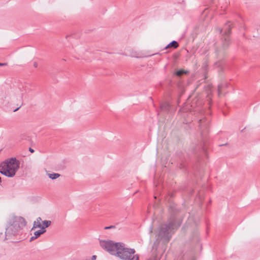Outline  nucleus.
I'll use <instances>...</instances> for the list:
<instances>
[{
    "label": "nucleus",
    "mask_w": 260,
    "mask_h": 260,
    "mask_svg": "<svg viewBox=\"0 0 260 260\" xmlns=\"http://www.w3.org/2000/svg\"><path fill=\"white\" fill-rule=\"evenodd\" d=\"M26 225V221L23 217L13 214L10 215L7 221L4 240L18 235Z\"/></svg>",
    "instance_id": "f257e3e1"
},
{
    "label": "nucleus",
    "mask_w": 260,
    "mask_h": 260,
    "mask_svg": "<svg viewBox=\"0 0 260 260\" xmlns=\"http://www.w3.org/2000/svg\"><path fill=\"white\" fill-rule=\"evenodd\" d=\"M181 224L180 220H177L176 217L172 216L167 222L162 224L158 231V238L168 241L174 232Z\"/></svg>",
    "instance_id": "f03ea898"
},
{
    "label": "nucleus",
    "mask_w": 260,
    "mask_h": 260,
    "mask_svg": "<svg viewBox=\"0 0 260 260\" xmlns=\"http://www.w3.org/2000/svg\"><path fill=\"white\" fill-rule=\"evenodd\" d=\"M20 162L16 157L5 159L0 165V172L4 175L12 178L15 176L20 168Z\"/></svg>",
    "instance_id": "7ed1b4c3"
},
{
    "label": "nucleus",
    "mask_w": 260,
    "mask_h": 260,
    "mask_svg": "<svg viewBox=\"0 0 260 260\" xmlns=\"http://www.w3.org/2000/svg\"><path fill=\"white\" fill-rule=\"evenodd\" d=\"M135 252L134 249L126 248L122 243L119 247L116 255L122 260H139V256L135 254Z\"/></svg>",
    "instance_id": "20e7f679"
},
{
    "label": "nucleus",
    "mask_w": 260,
    "mask_h": 260,
    "mask_svg": "<svg viewBox=\"0 0 260 260\" xmlns=\"http://www.w3.org/2000/svg\"><path fill=\"white\" fill-rule=\"evenodd\" d=\"M121 244V243H114L110 240H101L100 241V246L102 248L109 252L110 254L115 255L119 247Z\"/></svg>",
    "instance_id": "39448f33"
},
{
    "label": "nucleus",
    "mask_w": 260,
    "mask_h": 260,
    "mask_svg": "<svg viewBox=\"0 0 260 260\" xmlns=\"http://www.w3.org/2000/svg\"><path fill=\"white\" fill-rule=\"evenodd\" d=\"M226 25H227V28H226L227 30H226L224 32V34H225V36L224 38V42L223 43V49H222L221 50H218L217 51V54L219 58H222L224 55L225 52H224V50L228 46L229 41H230L228 36L231 33V27H230V25L229 24H227Z\"/></svg>",
    "instance_id": "423d86ee"
},
{
    "label": "nucleus",
    "mask_w": 260,
    "mask_h": 260,
    "mask_svg": "<svg viewBox=\"0 0 260 260\" xmlns=\"http://www.w3.org/2000/svg\"><path fill=\"white\" fill-rule=\"evenodd\" d=\"M46 232V230L44 227H42L40 230L35 231L34 234V236H32L30 238V241H32L33 240L36 239L39 237H40L42 234H44Z\"/></svg>",
    "instance_id": "0eeeda50"
},
{
    "label": "nucleus",
    "mask_w": 260,
    "mask_h": 260,
    "mask_svg": "<svg viewBox=\"0 0 260 260\" xmlns=\"http://www.w3.org/2000/svg\"><path fill=\"white\" fill-rule=\"evenodd\" d=\"M42 218L41 217H38L37 219L34 222L33 226L31 229V230H33L36 228H40L41 229L43 226L41 225Z\"/></svg>",
    "instance_id": "6e6552de"
},
{
    "label": "nucleus",
    "mask_w": 260,
    "mask_h": 260,
    "mask_svg": "<svg viewBox=\"0 0 260 260\" xmlns=\"http://www.w3.org/2000/svg\"><path fill=\"white\" fill-rule=\"evenodd\" d=\"M16 92L17 93V100L19 101L20 103H21L22 99L24 94L23 91L19 89L16 90Z\"/></svg>",
    "instance_id": "1a4fd4ad"
},
{
    "label": "nucleus",
    "mask_w": 260,
    "mask_h": 260,
    "mask_svg": "<svg viewBox=\"0 0 260 260\" xmlns=\"http://www.w3.org/2000/svg\"><path fill=\"white\" fill-rule=\"evenodd\" d=\"M178 46V43L175 41H172V42H171L170 43H169L166 47H165V49H168V48H171V47H173L174 48H177Z\"/></svg>",
    "instance_id": "9d476101"
},
{
    "label": "nucleus",
    "mask_w": 260,
    "mask_h": 260,
    "mask_svg": "<svg viewBox=\"0 0 260 260\" xmlns=\"http://www.w3.org/2000/svg\"><path fill=\"white\" fill-rule=\"evenodd\" d=\"M48 176L50 179L54 180L58 178L60 176V175L58 173H49L48 174Z\"/></svg>",
    "instance_id": "9b49d317"
},
{
    "label": "nucleus",
    "mask_w": 260,
    "mask_h": 260,
    "mask_svg": "<svg viewBox=\"0 0 260 260\" xmlns=\"http://www.w3.org/2000/svg\"><path fill=\"white\" fill-rule=\"evenodd\" d=\"M225 85L224 83H221L218 86V95L220 96L221 95V90L223 86Z\"/></svg>",
    "instance_id": "f8f14e48"
},
{
    "label": "nucleus",
    "mask_w": 260,
    "mask_h": 260,
    "mask_svg": "<svg viewBox=\"0 0 260 260\" xmlns=\"http://www.w3.org/2000/svg\"><path fill=\"white\" fill-rule=\"evenodd\" d=\"M44 228L45 229L46 228H48L50 224H51V221L50 220H44L42 221Z\"/></svg>",
    "instance_id": "ddd939ff"
},
{
    "label": "nucleus",
    "mask_w": 260,
    "mask_h": 260,
    "mask_svg": "<svg viewBox=\"0 0 260 260\" xmlns=\"http://www.w3.org/2000/svg\"><path fill=\"white\" fill-rule=\"evenodd\" d=\"M169 107V104L168 103H165L161 106V108L163 110H168Z\"/></svg>",
    "instance_id": "4468645a"
},
{
    "label": "nucleus",
    "mask_w": 260,
    "mask_h": 260,
    "mask_svg": "<svg viewBox=\"0 0 260 260\" xmlns=\"http://www.w3.org/2000/svg\"><path fill=\"white\" fill-rule=\"evenodd\" d=\"M186 73H187V71L181 70L177 71L176 74L177 76H180L183 74H186Z\"/></svg>",
    "instance_id": "2eb2a0df"
},
{
    "label": "nucleus",
    "mask_w": 260,
    "mask_h": 260,
    "mask_svg": "<svg viewBox=\"0 0 260 260\" xmlns=\"http://www.w3.org/2000/svg\"><path fill=\"white\" fill-rule=\"evenodd\" d=\"M115 228V226L114 225H111V226H106L104 228V229L105 230H108V229H113Z\"/></svg>",
    "instance_id": "dca6fc26"
},
{
    "label": "nucleus",
    "mask_w": 260,
    "mask_h": 260,
    "mask_svg": "<svg viewBox=\"0 0 260 260\" xmlns=\"http://www.w3.org/2000/svg\"><path fill=\"white\" fill-rule=\"evenodd\" d=\"M153 232V228L152 226H150L149 228V233H152Z\"/></svg>",
    "instance_id": "f3484780"
},
{
    "label": "nucleus",
    "mask_w": 260,
    "mask_h": 260,
    "mask_svg": "<svg viewBox=\"0 0 260 260\" xmlns=\"http://www.w3.org/2000/svg\"><path fill=\"white\" fill-rule=\"evenodd\" d=\"M7 64V63H0V66H6Z\"/></svg>",
    "instance_id": "a211bd4d"
},
{
    "label": "nucleus",
    "mask_w": 260,
    "mask_h": 260,
    "mask_svg": "<svg viewBox=\"0 0 260 260\" xmlns=\"http://www.w3.org/2000/svg\"><path fill=\"white\" fill-rule=\"evenodd\" d=\"M95 258H96V256L95 255H93L92 256L91 259L92 260H94V259H95Z\"/></svg>",
    "instance_id": "6ab92c4d"
},
{
    "label": "nucleus",
    "mask_w": 260,
    "mask_h": 260,
    "mask_svg": "<svg viewBox=\"0 0 260 260\" xmlns=\"http://www.w3.org/2000/svg\"><path fill=\"white\" fill-rule=\"evenodd\" d=\"M29 150L31 152H34V150L30 148H29Z\"/></svg>",
    "instance_id": "aec40b11"
},
{
    "label": "nucleus",
    "mask_w": 260,
    "mask_h": 260,
    "mask_svg": "<svg viewBox=\"0 0 260 260\" xmlns=\"http://www.w3.org/2000/svg\"><path fill=\"white\" fill-rule=\"evenodd\" d=\"M34 66H35V67H37V64L36 63H34Z\"/></svg>",
    "instance_id": "412c9836"
},
{
    "label": "nucleus",
    "mask_w": 260,
    "mask_h": 260,
    "mask_svg": "<svg viewBox=\"0 0 260 260\" xmlns=\"http://www.w3.org/2000/svg\"><path fill=\"white\" fill-rule=\"evenodd\" d=\"M2 235H3V233L2 232H0V237H1Z\"/></svg>",
    "instance_id": "4be33fe9"
}]
</instances>
